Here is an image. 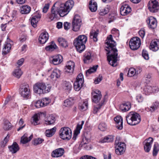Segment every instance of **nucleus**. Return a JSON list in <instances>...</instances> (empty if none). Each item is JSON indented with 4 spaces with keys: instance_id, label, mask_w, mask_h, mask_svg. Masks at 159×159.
<instances>
[{
    "instance_id": "58836bf2",
    "label": "nucleus",
    "mask_w": 159,
    "mask_h": 159,
    "mask_svg": "<svg viewBox=\"0 0 159 159\" xmlns=\"http://www.w3.org/2000/svg\"><path fill=\"white\" fill-rule=\"evenodd\" d=\"M74 103V99L73 98H70L65 100L64 102V106L67 107H70Z\"/></svg>"
},
{
    "instance_id": "393cba45",
    "label": "nucleus",
    "mask_w": 159,
    "mask_h": 159,
    "mask_svg": "<svg viewBox=\"0 0 159 159\" xmlns=\"http://www.w3.org/2000/svg\"><path fill=\"white\" fill-rule=\"evenodd\" d=\"M45 116V114L43 113H40L38 114H35L32 117V119L31 121L32 124L34 125H36L39 124V118L40 116Z\"/></svg>"
},
{
    "instance_id": "e433bc0d",
    "label": "nucleus",
    "mask_w": 159,
    "mask_h": 159,
    "mask_svg": "<svg viewBox=\"0 0 159 159\" xmlns=\"http://www.w3.org/2000/svg\"><path fill=\"white\" fill-rule=\"evenodd\" d=\"M57 128L54 127L52 129H48L46 131V135L48 137H51L52 136L56 131Z\"/></svg>"
},
{
    "instance_id": "a211bd4d",
    "label": "nucleus",
    "mask_w": 159,
    "mask_h": 159,
    "mask_svg": "<svg viewBox=\"0 0 159 159\" xmlns=\"http://www.w3.org/2000/svg\"><path fill=\"white\" fill-rule=\"evenodd\" d=\"M75 66L74 62L71 60H70L67 62L66 68L65 69V71L68 73H72Z\"/></svg>"
},
{
    "instance_id": "69168bd1",
    "label": "nucleus",
    "mask_w": 159,
    "mask_h": 159,
    "mask_svg": "<svg viewBox=\"0 0 159 159\" xmlns=\"http://www.w3.org/2000/svg\"><path fill=\"white\" fill-rule=\"evenodd\" d=\"M49 7V3H47L45 5L43 9V12L44 13H45L47 12L48 9Z\"/></svg>"
},
{
    "instance_id": "6e6552de",
    "label": "nucleus",
    "mask_w": 159,
    "mask_h": 159,
    "mask_svg": "<svg viewBox=\"0 0 159 159\" xmlns=\"http://www.w3.org/2000/svg\"><path fill=\"white\" fill-rule=\"evenodd\" d=\"M84 82L83 76L82 74H79L76 78V80L74 84L75 90L77 91H79L81 88Z\"/></svg>"
},
{
    "instance_id": "0e129e2a",
    "label": "nucleus",
    "mask_w": 159,
    "mask_h": 159,
    "mask_svg": "<svg viewBox=\"0 0 159 159\" xmlns=\"http://www.w3.org/2000/svg\"><path fill=\"white\" fill-rule=\"evenodd\" d=\"M62 60H50V63L55 65H58L61 63Z\"/></svg>"
},
{
    "instance_id": "2f4dec72",
    "label": "nucleus",
    "mask_w": 159,
    "mask_h": 159,
    "mask_svg": "<svg viewBox=\"0 0 159 159\" xmlns=\"http://www.w3.org/2000/svg\"><path fill=\"white\" fill-rule=\"evenodd\" d=\"M61 75L60 71L57 69H54L52 71V73L51 74L50 77L51 79H54L55 80L59 77H60Z\"/></svg>"
},
{
    "instance_id": "72a5a7b5",
    "label": "nucleus",
    "mask_w": 159,
    "mask_h": 159,
    "mask_svg": "<svg viewBox=\"0 0 159 159\" xmlns=\"http://www.w3.org/2000/svg\"><path fill=\"white\" fill-rule=\"evenodd\" d=\"M57 46L53 41H52L46 47L45 49L47 51L52 52L56 49Z\"/></svg>"
},
{
    "instance_id": "0eeeda50",
    "label": "nucleus",
    "mask_w": 159,
    "mask_h": 159,
    "mask_svg": "<svg viewBox=\"0 0 159 159\" xmlns=\"http://www.w3.org/2000/svg\"><path fill=\"white\" fill-rule=\"evenodd\" d=\"M20 94L22 97L29 98L30 96L31 91L29 85L28 84H23L21 86Z\"/></svg>"
},
{
    "instance_id": "f03ea898",
    "label": "nucleus",
    "mask_w": 159,
    "mask_h": 159,
    "mask_svg": "<svg viewBox=\"0 0 159 159\" xmlns=\"http://www.w3.org/2000/svg\"><path fill=\"white\" fill-rule=\"evenodd\" d=\"M51 88L52 86L49 84L38 82L34 85L33 90L35 93L41 95L49 93Z\"/></svg>"
},
{
    "instance_id": "423d86ee",
    "label": "nucleus",
    "mask_w": 159,
    "mask_h": 159,
    "mask_svg": "<svg viewBox=\"0 0 159 159\" xmlns=\"http://www.w3.org/2000/svg\"><path fill=\"white\" fill-rule=\"evenodd\" d=\"M74 5V2L72 0H69L66 2L64 4H61L60 7L63 12L61 15L62 16H65L67 15L72 8Z\"/></svg>"
},
{
    "instance_id": "3c124183",
    "label": "nucleus",
    "mask_w": 159,
    "mask_h": 159,
    "mask_svg": "<svg viewBox=\"0 0 159 159\" xmlns=\"http://www.w3.org/2000/svg\"><path fill=\"white\" fill-rule=\"evenodd\" d=\"M81 110L83 111L86 110L88 108V103L87 102H83V104L79 105Z\"/></svg>"
},
{
    "instance_id": "5701e85b",
    "label": "nucleus",
    "mask_w": 159,
    "mask_h": 159,
    "mask_svg": "<svg viewBox=\"0 0 159 159\" xmlns=\"http://www.w3.org/2000/svg\"><path fill=\"white\" fill-rule=\"evenodd\" d=\"M84 123V121H82L81 122H80L77 124L76 128L75 130L73 139L75 140L78 135L80 133V130L82 128V126Z\"/></svg>"
},
{
    "instance_id": "09e8293b",
    "label": "nucleus",
    "mask_w": 159,
    "mask_h": 159,
    "mask_svg": "<svg viewBox=\"0 0 159 159\" xmlns=\"http://www.w3.org/2000/svg\"><path fill=\"white\" fill-rule=\"evenodd\" d=\"M86 60H93L94 59L93 55L89 52H86L84 56Z\"/></svg>"
},
{
    "instance_id": "864d4df0",
    "label": "nucleus",
    "mask_w": 159,
    "mask_h": 159,
    "mask_svg": "<svg viewBox=\"0 0 159 159\" xmlns=\"http://www.w3.org/2000/svg\"><path fill=\"white\" fill-rule=\"evenodd\" d=\"M11 127V124L8 121H6L5 122L3 127L4 130H9Z\"/></svg>"
},
{
    "instance_id": "f704fd0d",
    "label": "nucleus",
    "mask_w": 159,
    "mask_h": 159,
    "mask_svg": "<svg viewBox=\"0 0 159 159\" xmlns=\"http://www.w3.org/2000/svg\"><path fill=\"white\" fill-rule=\"evenodd\" d=\"M11 48V44L9 43H7L4 45L3 48L2 52L3 54H6L10 52Z\"/></svg>"
},
{
    "instance_id": "338daca9",
    "label": "nucleus",
    "mask_w": 159,
    "mask_h": 159,
    "mask_svg": "<svg viewBox=\"0 0 159 159\" xmlns=\"http://www.w3.org/2000/svg\"><path fill=\"white\" fill-rule=\"evenodd\" d=\"M139 36L143 39L145 35V31L143 29H141L139 32Z\"/></svg>"
},
{
    "instance_id": "774afa93",
    "label": "nucleus",
    "mask_w": 159,
    "mask_h": 159,
    "mask_svg": "<svg viewBox=\"0 0 159 159\" xmlns=\"http://www.w3.org/2000/svg\"><path fill=\"white\" fill-rule=\"evenodd\" d=\"M80 159H96L95 158L91 156L85 155L81 157Z\"/></svg>"
},
{
    "instance_id": "1a4fd4ad",
    "label": "nucleus",
    "mask_w": 159,
    "mask_h": 159,
    "mask_svg": "<svg viewBox=\"0 0 159 159\" xmlns=\"http://www.w3.org/2000/svg\"><path fill=\"white\" fill-rule=\"evenodd\" d=\"M148 7L149 11L152 13L157 12L159 9V5L156 0L150 1L148 3Z\"/></svg>"
},
{
    "instance_id": "b1692460",
    "label": "nucleus",
    "mask_w": 159,
    "mask_h": 159,
    "mask_svg": "<svg viewBox=\"0 0 159 159\" xmlns=\"http://www.w3.org/2000/svg\"><path fill=\"white\" fill-rule=\"evenodd\" d=\"M150 49L153 51H157L159 49V40L157 39L152 41L150 46Z\"/></svg>"
},
{
    "instance_id": "e2e57ef3",
    "label": "nucleus",
    "mask_w": 159,
    "mask_h": 159,
    "mask_svg": "<svg viewBox=\"0 0 159 159\" xmlns=\"http://www.w3.org/2000/svg\"><path fill=\"white\" fill-rule=\"evenodd\" d=\"M102 79V77L101 75H99V76L94 80V83L95 84L99 83Z\"/></svg>"
},
{
    "instance_id": "dca6fc26",
    "label": "nucleus",
    "mask_w": 159,
    "mask_h": 159,
    "mask_svg": "<svg viewBox=\"0 0 159 159\" xmlns=\"http://www.w3.org/2000/svg\"><path fill=\"white\" fill-rule=\"evenodd\" d=\"M64 150L63 148H60L53 151L52 153V156L53 157H61L64 153Z\"/></svg>"
},
{
    "instance_id": "37998d69",
    "label": "nucleus",
    "mask_w": 159,
    "mask_h": 159,
    "mask_svg": "<svg viewBox=\"0 0 159 159\" xmlns=\"http://www.w3.org/2000/svg\"><path fill=\"white\" fill-rule=\"evenodd\" d=\"M60 44L63 47L66 48L67 47V43L66 40L63 38H59L58 39Z\"/></svg>"
},
{
    "instance_id": "cd10ccee",
    "label": "nucleus",
    "mask_w": 159,
    "mask_h": 159,
    "mask_svg": "<svg viewBox=\"0 0 159 159\" xmlns=\"http://www.w3.org/2000/svg\"><path fill=\"white\" fill-rule=\"evenodd\" d=\"M31 11V7L27 5H24L20 8V11L22 14H28Z\"/></svg>"
},
{
    "instance_id": "a18cd8bd",
    "label": "nucleus",
    "mask_w": 159,
    "mask_h": 159,
    "mask_svg": "<svg viewBox=\"0 0 159 159\" xmlns=\"http://www.w3.org/2000/svg\"><path fill=\"white\" fill-rule=\"evenodd\" d=\"M159 151V145L157 143H155L153 148L152 154L153 156H156Z\"/></svg>"
},
{
    "instance_id": "ea45409f",
    "label": "nucleus",
    "mask_w": 159,
    "mask_h": 159,
    "mask_svg": "<svg viewBox=\"0 0 159 159\" xmlns=\"http://www.w3.org/2000/svg\"><path fill=\"white\" fill-rule=\"evenodd\" d=\"M22 74V71L19 68L14 70L13 73V75L17 78H19Z\"/></svg>"
},
{
    "instance_id": "f257e3e1",
    "label": "nucleus",
    "mask_w": 159,
    "mask_h": 159,
    "mask_svg": "<svg viewBox=\"0 0 159 159\" xmlns=\"http://www.w3.org/2000/svg\"><path fill=\"white\" fill-rule=\"evenodd\" d=\"M106 42L107 46L105 50L107 53V60H117L118 55L117 50L116 48V44L112 38L111 35H110L107 37Z\"/></svg>"
},
{
    "instance_id": "c03bdc74",
    "label": "nucleus",
    "mask_w": 159,
    "mask_h": 159,
    "mask_svg": "<svg viewBox=\"0 0 159 159\" xmlns=\"http://www.w3.org/2000/svg\"><path fill=\"white\" fill-rule=\"evenodd\" d=\"M98 33L95 30H92L90 33V37L91 39H93L94 41H97V37Z\"/></svg>"
},
{
    "instance_id": "6e6d98bb",
    "label": "nucleus",
    "mask_w": 159,
    "mask_h": 159,
    "mask_svg": "<svg viewBox=\"0 0 159 159\" xmlns=\"http://www.w3.org/2000/svg\"><path fill=\"white\" fill-rule=\"evenodd\" d=\"M44 141V140L40 138L34 139L33 143L34 145H37L41 143Z\"/></svg>"
},
{
    "instance_id": "13d9d810",
    "label": "nucleus",
    "mask_w": 159,
    "mask_h": 159,
    "mask_svg": "<svg viewBox=\"0 0 159 159\" xmlns=\"http://www.w3.org/2000/svg\"><path fill=\"white\" fill-rule=\"evenodd\" d=\"M50 59H52V60H62L63 58L61 55L58 54L51 56Z\"/></svg>"
},
{
    "instance_id": "5fc2aeb1",
    "label": "nucleus",
    "mask_w": 159,
    "mask_h": 159,
    "mask_svg": "<svg viewBox=\"0 0 159 159\" xmlns=\"http://www.w3.org/2000/svg\"><path fill=\"white\" fill-rule=\"evenodd\" d=\"M10 136L8 134H7L6 137L3 141L1 143V146L2 147H4L5 146L6 144L8 142Z\"/></svg>"
},
{
    "instance_id": "bb28decb",
    "label": "nucleus",
    "mask_w": 159,
    "mask_h": 159,
    "mask_svg": "<svg viewBox=\"0 0 159 159\" xmlns=\"http://www.w3.org/2000/svg\"><path fill=\"white\" fill-rule=\"evenodd\" d=\"M41 15L40 14H38L33 16L31 20V25L34 28L37 26V23L38 21L40 20L41 17Z\"/></svg>"
},
{
    "instance_id": "6ab92c4d",
    "label": "nucleus",
    "mask_w": 159,
    "mask_h": 159,
    "mask_svg": "<svg viewBox=\"0 0 159 159\" xmlns=\"http://www.w3.org/2000/svg\"><path fill=\"white\" fill-rule=\"evenodd\" d=\"M8 148L12 154L16 153L20 150L19 146L16 142H14L11 145L8 146Z\"/></svg>"
},
{
    "instance_id": "4468645a",
    "label": "nucleus",
    "mask_w": 159,
    "mask_h": 159,
    "mask_svg": "<svg viewBox=\"0 0 159 159\" xmlns=\"http://www.w3.org/2000/svg\"><path fill=\"white\" fill-rule=\"evenodd\" d=\"M153 141L152 138L149 137L143 141L144 149L146 152H148L150 151Z\"/></svg>"
},
{
    "instance_id": "2eb2a0df",
    "label": "nucleus",
    "mask_w": 159,
    "mask_h": 159,
    "mask_svg": "<svg viewBox=\"0 0 159 159\" xmlns=\"http://www.w3.org/2000/svg\"><path fill=\"white\" fill-rule=\"evenodd\" d=\"M92 95L93 96L92 100L93 102L96 103H97L99 102L102 96L101 92L98 90H96L95 91L92 92Z\"/></svg>"
},
{
    "instance_id": "20e7f679",
    "label": "nucleus",
    "mask_w": 159,
    "mask_h": 159,
    "mask_svg": "<svg viewBox=\"0 0 159 159\" xmlns=\"http://www.w3.org/2000/svg\"><path fill=\"white\" fill-rule=\"evenodd\" d=\"M56 3H55L51 8V14H48V16L50 20L51 21L56 19H59L60 17H63L64 16H62L61 13H63L62 11L61 10V8L60 7L59 9L56 7L55 5Z\"/></svg>"
},
{
    "instance_id": "bf43d9fd",
    "label": "nucleus",
    "mask_w": 159,
    "mask_h": 159,
    "mask_svg": "<svg viewBox=\"0 0 159 159\" xmlns=\"http://www.w3.org/2000/svg\"><path fill=\"white\" fill-rule=\"evenodd\" d=\"M142 55L145 60H148L149 59L148 52L144 50H143L142 52Z\"/></svg>"
},
{
    "instance_id": "680f3d73",
    "label": "nucleus",
    "mask_w": 159,
    "mask_h": 159,
    "mask_svg": "<svg viewBox=\"0 0 159 159\" xmlns=\"http://www.w3.org/2000/svg\"><path fill=\"white\" fill-rule=\"evenodd\" d=\"M108 63L113 67L116 66L118 65L117 60H107Z\"/></svg>"
},
{
    "instance_id": "412c9836",
    "label": "nucleus",
    "mask_w": 159,
    "mask_h": 159,
    "mask_svg": "<svg viewBox=\"0 0 159 159\" xmlns=\"http://www.w3.org/2000/svg\"><path fill=\"white\" fill-rule=\"evenodd\" d=\"M114 120L116 122V128L119 129H122L123 128V120L121 116H117L114 118Z\"/></svg>"
},
{
    "instance_id": "a19ab883",
    "label": "nucleus",
    "mask_w": 159,
    "mask_h": 159,
    "mask_svg": "<svg viewBox=\"0 0 159 159\" xmlns=\"http://www.w3.org/2000/svg\"><path fill=\"white\" fill-rule=\"evenodd\" d=\"M98 67V65L93 66L92 67L90 68L88 70L86 71V74L88 75L91 74L95 72Z\"/></svg>"
},
{
    "instance_id": "c756f323",
    "label": "nucleus",
    "mask_w": 159,
    "mask_h": 159,
    "mask_svg": "<svg viewBox=\"0 0 159 159\" xmlns=\"http://www.w3.org/2000/svg\"><path fill=\"white\" fill-rule=\"evenodd\" d=\"M33 138V135L31 134L28 137V134L25 133L21 138L20 142L23 144H25L30 141Z\"/></svg>"
},
{
    "instance_id": "39448f33",
    "label": "nucleus",
    "mask_w": 159,
    "mask_h": 159,
    "mask_svg": "<svg viewBox=\"0 0 159 159\" xmlns=\"http://www.w3.org/2000/svg\"><path fill=\"white\" fill-rule=\"evenodd\" d=\"M60 137L63 140H69L71 138L72 132L68 127L61 128L59 132Z\"/></svg>"
},
{
    "instance_id": "c9c22d12",
    "label": "nucleus",
    "mask_w": 159,
    "mask_h": 159,
    "mask_svg": "<svg viewBox=\"0 0 159 159\" xmlns=\"http://www.w3.org/2000/svg\"><path fill=\"white\" fill-rule=\"evenodd\" d=\"M55 121V118L52 115L47 117L45 120V124L47 125H51L54 123Z\"/></svg>"
},
{
    "instance_id": "052dcab7",
    "label": "nucleus",
    "mask_w": 159,
    "mask_h": 159,
    "mask_svg": "<svg viewBox=\"0 0 159 159\" xmlns=\"http://www.w3.org/2000/svg\"><path fill=\"white\" fill-rule=\"evenodd\" d=\"M158 104L155 102L153 103L152 106L149 108V111L151 112L153 111L156 109L158 107Z\"/></svg>"
},
{
    "instance_id": "ddd939ff",
    "label": "nucleus",
    "mask_w": 159,
    "mask_h": 159,
    "mask_svg": "<svg viewBox=\"0 0 159 159\" xmlns=\"http://www.w3.org/2000/svg\"><path fill=\"white\" fill-rule=\"evenodd\" d=\"M130 113L132 115L131 118L132 122L130 123V125H135L139 124L141 120L140 115L135 112H131Z\"/></svg>"
},
{
    "instance_id": "49530a36",
    "label": "nucleus",
    "mask_w": 159,
    "mask_h": 159,
    "mask_svg": "<svg viewBox=\"0 0 159 159\" xmlns=\"http://www.w3.org/2000/svg\"><path fill=\"white\" fill-rule=\"evenodd\" d=\"M98 128L102 131H104L107 129V126L106 123L102 122L99 125Z\"/></svg>"
},
{
    "instance_id": "9d476101",
    "label": "nucleus",
    "mask_w": 159,
    "mask_h": 159,
    "mask_svg": "<svg viewBox=\"0 0 159 159\" xmlns=\"http://www.w3.org/2000/svg\"><path fill=\"white\" fill-rule=\"evenodd\" d=\"M130 48L132 50L137 49L140 46L141 41L140 39L138 37H134L130 40Z\"/></svg>"
},
{
    "instance_id": "4c0bfd02",
    "label": "nucleus",
    "mask_w": 159,
    "mask_h": 159,
    "mask_svg": "<svg viewBox=\"0 0 159 159\" xmlns=\"http://www.w3.org/2000/svg\"><path fill=\"white\" fill-rule=\"evenodd\" d=\"M113 140L114 136L112 135H109L104 137L103 139H102L101 142L102 143L111 142H113Z\"/></svg>"
},
{
    "instance_id": "a878e982",
    "label": "nucleus",
    "mask_w": 159,
    "mask_h": 159,
    "mask_svg": "<svg viewBox=\"0 0 159 159\" xmlns=\"http://www.w3.org/2000/svg\"><path fill=\"white\" fill-rule=\"evenodd\" d=\"M144 91L147 94H149L152 92H157L158 91V88L157 86L152 87L148 86L144 89Z\"/></svg>"
},
{
    "instance_id": "aec40b11",
    "label": "nucleus",
    "mask_w": 159,
    "mask_h": 159,
    "mask_svg": "<svg viewBox=\"0 0 159 159\" xmlns=\"http://www.w3.org/2000/svg\"><path fill=\"white\" fill-rule=\"evenodd\" d=\"M147 23L148 24L149 27L152 29L156 28L157 26V22L156 19L152 16H151L148 18L147 20Z\"/></svg>"
},
{
    "instance_id": "4be33fe9",
    "label": "nucleus",
    "mask_w": 159,
    "mask_h": 159,
    "mask_svg": "<svg viewBox=\"0 0 159 159\" xmlns=\"http://www.w3.org/2000/svg\"><path fill=\"white\" fill-rule=\"evenodd\" d=\"M141 71V69L136 70L134 68H130V77H133L134 79H136L138 78V75Z\"/></svg>"
},
{
    "instance_id": "f8f14e48",
    "label": "nucleus",
    "mask_w": 159,
    "mask_h": 159,
    "mask_svg": "<svg viewBox=\"0 0 159 159\" xmlns=\"http://www.w3.org/2000/svg\"><path fill=\"white\" fill-rule=\"evenodd\" d=\"M115 143L117 144L116 146V148L115 150V152L116 154L118 155H120L123 153L125 152L126 146L125 143L123 142H119L118 140H115Z\"/></svg>"
},
{
    "instance_id": "f3484780",
    "label": "nucleus",
    "mask_w": 159,
    "mask_h": 159,
    "mask_svg": "<svg viewBox=\"0 0 159 159\" xmlns=\"http://www.w3.org/2000/svg\"><path fill=\"white\" fill-rule=\"evenodd\" d=\"M49 35L48 33L46 32H44L42 33L39 37V42L41 44H44L46 43L48 40Z\"/></svg>"
},
{
    "instance_id": "de8ad7c7",
    "label": "nucleus",
    "mask_w": 159,
    "mask_h": 159,
    "mask_svg": "<svg viewBox=\"0 0 159 159\" xmlns=\"http://www.w3.org/2000/svg\"><path fill=\"white\" fill-rule=\"evenodd\" d=\"M152 75L151 74H146L144 77L145 80V82L147 84H148L151 80Z\"/></svg>"
},
{
    "instance_id": "473e14b6",
    "label": "nucleus",
    "mask_w": 159,
    "mask_h": 159,
    "mask_svg": "<svg viewBox=\"0 0 159 159\" xmlns=\"http://www.w3.org/2000/svg\"><path fill=\"white\" fill-rule=\"evenodd\" d=\"M129 102L122 103L120 105V109L123 112L127 111L129 110Z\"/></svg>"
},
{
    "instance_id": "79ce46f5",
    "label": "nucleus",
    "mask_w": 159,
    "mask_h": 159,
    "mask_svg": "<svg viewBox=\"0 0 159 159\" xmlns=\"http://www.w3.org/2000/svg\"><path fill=\"white\" fill-rule=\"evenodd\" d=\"M72 85L69 82L64 81V82L63 88L66 90L69 91L71 90Z\"/></svg>"
},
{
    "instance_id": "7c9ffc66",
    "label": "nucleus",
    "mask_w": 159,
    "mask_h": 159,
    "mask_svg": "<svg viewBox=\"0 0 159 159\" xmlns=\"http://www.w3.org/2000/svg\"><path fill=\"white\" fill-rule=\"evenodd\" d=\"M89 7L91 11H96L97 9V3L93 0L90 1L89 3Z\"/></svg>"
},
{
    "instance_id": "8fccbe9b",
    "label": "nucleus",
    "mask_w": 159,
    "mask_h": 159,
    "mask_svg": "<svg viewBox=\"0 0 159 159\" xmlns=\"http://www.w3.org/2000/svg\"><path fill=\"white\" fill-rule=\"evenodd\" d=\"M109 11V8L108 7H105L102 8L100 10L99 13L100 15L104 16Z\"/></svg>"
},
{
    "instance_id": "4d7b16f0",
    "label": "nucleus",
    "mask_w": 159,
    "mask_h": 159,
    "mask_svg": "<svg viewBox=\"0 0 159 159\" xmlns=\"http://www.w3.org/2000/svg\"><path fill=\"white\" fill-rule=\"evenodd\" d=\"M35 106L37 108L44 107L42 100L37 101L35 103Z\"/></svg>"
},
{
    "instance_id": "9b49d317",
    "label": "nucleus",
    "mask_w": 159,
    "mask_h": 159,
    "mask_svg": "<svg viewBox=\"0 0 159 159\" xmlns=\"http://www.w3.org/2000/svg\"><path fill=\"white\" fill-rule=\"evenodd\" d=\"M81 20L80 17L78 15L75 16L72 23L73 30L75 31H78L80 27Z\"/></svg>"
},
{
    "instance_id": "c85d7f7f",
    "label": "nucleus",
    "mask_w": 159,
    "mask_h": 159,
    "mask_svg": "<svg viewBox=\"0 0 159 159\" xmlns=\"http://www.w3.org/2000/svg\"><path fill=\"white\" fill-rule=\"evenodd\" d=\"M129 6L128 5L124 4L120 8V13L121 15L125 16L127 15L129 12Z\"/></svg>"
},
{
    "instance_id": "603ef678",
    "label": "nucleus",
    "mask_w": 159,
    "mask_h": 159,
    "mask_svg": "<svg viewBox=\"0 0 159 159\" xmlns=\"http://www.w3.org/2000/svg\"><path fill=\"white\" fill-rule=\"evenodd\" d=\"M42 100L44 107L48 105L51 102V99L48 98H44Z\"/></svg>"
},
{
    "instance_id": "7ed1b4c3",
    "label": "nucleus",
    "mask_w": 159,
    "mask_h": 159,
    "mask_svg": "<svg viewBox=\"0 0 159 159\" xmlns=\"http://www.w3.org/2000/svg\"><path fill=\"white\" fill-rule=\"evenodd\" d=\"M87 39V38L86 36L80 35L74 40V45L79 52H81L85 49V44L86 42Z\"/></svg>"
}]
</instances>
